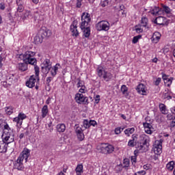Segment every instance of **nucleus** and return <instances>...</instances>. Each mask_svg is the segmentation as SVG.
Instances as JSON below:
<instances>
[{
    "label": "nucleus",
    "instance_id": "f257e3e1",
    "mask_svg": "<svg viewBox=\"0 0 175 175\" xmlns=\"http://www.w3.org/2000/svg\"><path fill=\"white\" fill-rule=\"evenodd\" d=\"M91 14L88 12H83L81 15V23L80 25V28L83 31V36L85 38H90L91 35Z\"/></svg>",
    "mask_w": 175,
    "mask_h": 175
},
{
    "label": "nucleus",
    "instance_id": "f03ea898",
    "mask_svg": "<svg viewBox=\"0 0 175 175\" xmlns=\"http://www.w3.org/2000/svg\"><path fill=\"white\" fill-rule=\"evenodd\" d=\"M35 75L30 76L29 79L26 81V87L28 88H33L35 87L36 90H39V81H40V78L39 77L40 69L38 66L34 67Z\"/></svg>",
    "mask_w": 175,
    "mask_h": 175
},
{
    "label": "nucleus",
    "instance_id": "7ed1b4c3",
    "mask_svg": "<svg viewBox=\"0 0 175 175\" xmlns=\"http://www.w3.org/2000/svg\"><path fill=\"white\" fill-rule=\"evenodd\" d=\"M31 150L28 148H24L16 161L14 163V167L17 169V170H24V164H23V161L27 162L28 158L30 155Z\"/></svg>",
    "mask_w": 175,
    "mask_h": 175
},
{
    "label": "nucleus",
    "instance_id": "20e7f679",
    "mask_svg": "<svg viewBox=\"0 0 175 175\" xmlns=\"http://www.w3.org/2000/svg\"><path fill=\"white\" fill-rule=\"evenodd\" d=\"M139 144L137 149L139 152H146L148 151V146H150V137L146 134H141L139 135Z\"/></svg>",
    "mask_w": 175,
    "mask_h": 175
},
{
    "label": "nucleus",
    "instance_id": "39448f33",
    "mask_svg": "<svg viewBox=\"0 0 175 175\" xmlns=\"http://www.w3.org/2000/svg\"><path fill=\"white\" fill-rule=\"evenodd\" d=\"M36 54V53L31 51H27L25 53V62L29 65H33L34 68L37 64L36 58L33 57Z\"/></svg>",
    "mask_w": 175,
    "mask_h": 175
},
{
    "label": "nucleus",
    "instance_id": "423d86ee",
    "mask_svg": "<svg viewBox=\"0 0 175 175\" xmlns=\"http://www.w3.org/2000/svg\"><path fill=\"white\" fill-rule=\"evenodd\" d=\"M14 135H16V131L14 130H10L9 132L3 131L2 140L8 144H10V143H13V142H14Z\"/></svg>",
    "mask_w": 175,
    "mask_h": 175
},
{
    "label": "nucleus",
    "instance_id": "0eeeda50",
    "mask_svg": "<svg viewBox=\"0 0 175 175\" xmlns=\"http://www.w3.org/2000/svg\"><path fill=\"white\" fill-rule=\"evenodd\" d=\"M98 149L102 154H112L114 152V146L109 144H102Z\"/></svg>",
    "mask_w": 175,
    "mask_h": 175
},
{
    "label": "nucleus",
    "instance_id": "6e6552de",
    "mask_svg": "<svg viewBox=\"0 0 175 175\" xmlns=\"http://www.w3.org/2000/svg\"><path fill=\"white\" fill-rule=\"evenodd\" d=\"M97 31H109L110 23L107 21H101L96 25Z\"/></svg>",
    "mask_w": 175,
    "mask_h": 175
},
{
    "label": "nucleus",
    "instance_id": "1a4fd4ad",
    "mask_svg": "<svg viewBox=\"0 0 175 175\" xmlns=\"http://www.w3.org/2000/svg\"><path fill=\"white\" fill-rule=\"evenodd\" d=\"M52 63L49 59H46L44 60L42 63V66L41 67V70L44 75L49 74V72H50V70L51 69Z\"/></svg>",
    "mask_w": 175,
    "mask_h": 175
},
{
    "label": "nucleus",
    "instance_id": "9d476101",
    "mask_svg": "<svg viewBox=\"0 0 175 175\" xmlns=\"http://www.w3.org/2000/svg\"><path fill=\"white\" fill-rule=\"evenodd\" d=\"M75 100L79 105H88V97L84 96L83 94L78 93L75 95Z\"/></svg>",
    "mask_w": 175,
    "mask_h": 175
},
{
    "label": "nucleus",
    "instance_id": "9b49d317",
    "mask_svg": "<svg viewBox=\"0 0 175 175\" xmlns=\"http://www.w3.org/2000/svg\"><path fill=\"white\" fill-rule=\"evenodd\" d=\"M27 118V115L25 113L21 112L18 113V116L13 119V122H16L17 125L21 126L23 125V121Z\"/></svg>",
    "mask_w": 175,
    "mask_h": 175
},
{
    "label": "nucleus",
    "instance_id": "f8f14e48",
    "mask_svg": "<svg viewBox=\"0 0 175 175\" xmlns=\"http://www.w3.org/2000/svg\"><path fill=\"white\" fill-rule=\"evenodd\" d=\"M75 133L77 137V139L79 140V142H83L84 140V132L83 131V129L80 127V126L75 125Z\"/></svg>",
    "mask_w": 175,
    "mask_h": 175
},
{
    "label": "nucleus",
    "instance_id": "ddd939ff",
    "mask_svg": "<svg viewBox=\"0 0 175 175\" xmlns=\"http://www.w3.org/2000/svg\"><path fill=\"white\" fill-rule=\"evenodd\" d=\"M136 91L139 95H147L148 90H147V86L143 83H139L137 88H136Z\"/></svg>",
    "mask_w": 175,
    "mask_h": 175
},
{
    "label": "nucleus",
    "instance_id": "4468645a",
    "mask_svg": "<svg viewBox=\"0 0 175 175\" xmlns=\"http://www.w3.org/2000/svg\"><path fill=\"white\" fill-rule=\"evenodd\" d=\"M152 151L156 155H161V154H162V142H156L153 146Z\"/></svg>",
    "mask_w": 175,
    "mask_h": 175
},
{
    "label": "nucleus",
    "instance_id": "2eb2a0df",
    "mask_svg": "<svg viewBox=\"0 0 175 175\" xmlns=\"http://www.w3.org/2000/svg\"><path fill=\"white\" fill-rule=\"evenodd\" d=\"M143 125L145 129V132L146 133H148V135H151V133L154 132V127H152V124L148 122H144Z\"/></svg>",
    "mask_w": 175,
    "mask_h": 175
},
{
    "label": "nucleus",
    "instance_id": "dca6fc26",
    "mask_svg": "<svg viewBox=\"0 0 175 175\" xmlns=\"http://www.w3.org/2000/svg\"><path fill=\"white\" fill-rule=\"evenodd\" d=\"M58 69H61V65L59 64H56L55 66H52L49 72L53 77L57 76Z\"/></svg>",
    "mask_w": 175,
    "mask_h": 175
},
{
    "label": "nucleus",
    "instance_id": "f3484780",
    "mask_svg": "<svg viewBox=\"0 0 175 175\" xmlns=\"http://www.w3.org/2000/svg\"><path fill=\"white\" fill-rule=\"evenodd\" d=\"M38 11L32 12L31 11H25V12L23 14L24 18H32L33 17H35V18H38Z\"/></svg>",
    "mask_w": 175,
    "mask_h": 175
},
{
    "label": "nucleus",
    "instance_id": "a211bd4d",
    "mask_svg": "<svg viewBox=\"0 0 175 175\" xmlns=\"http://www.w3.org/2000/svg\"><path fill=\"white\" fill-rule=\"evenodd\" d=\"M18 70L21 72H25L28 69V63L24 62L23 63H19L17 65Z\"/></svg>",
    "mask_w": 175,
    "mask_h": 175
},
{
    "label": "nucleus",
    "instance_id": "6ab92c4d",
    "mask_svg": "<svg viewBox=\"0 0 175 175\" xmlns=\"http://www.w3.org/2000/svg\"><path fill=\"white\" fill-rule=\"evenodd\" d=\"M9 144L2 140L0 141V152H6L8 151V146Z\"/></svg>",
    "mask_w": 175,
    "mask_h": 175
},
{
    "label": "nucleus",
    "instance_id": "aec40b11",
    "mask_svg": "<svg viewBox=\"0 0 175 175\" xmlns=\"http://www.w3.org/2000/svg\"><path fill=\"white\" fill-rule=\"evenodd\" d=\"M70 31L72 33V36H75V38H77L79 36V30H77V26L75 25V23H72L70 25Z\"/></svg>",
    "mask_w": 175,
    "mask_h": 175
},
{
    "label": "nucleus",
    "instance_id": "412c9836",
    "mask_svg": "<svg viewBox=\"0 0 175 175\" xmlns=\"http://www.w3.org/2000/svg\"><path fill=\"white\" fill-rule=\"evenodd\" d=\"M56 129L59 133H64L66 130V126L64 123L58 124L56 126Z\"/></svg>",
    "mask_w": 175,
    "mask_h": 175
},
{
    "label": "nucleus",
    "instance_id": "4be33fe9",
    "mask_svg": "<svg viewBox=\"0 0 175 175\" xmlns=\"http://www.w3.org/2000/svg\"><path fill=\"white\" fill-rule=\"evenodd\" d=\"M4 110H5V113H7L8 116H12V114H13V113H14V111H15L14 107H13L12 105L5 107L4 108Z\"/></svg>",
    "mask_w": 175,
    "mask_h": 175
},
{
    "label": "nucleus",
    "instance_id": "5701e85b",
    "mask_svg": "<svg viewBox=\"0 0 175 175\" xmlns=\"http://www.w3.org/2000/svg\"><path fill=\"white\" fill-rule=\"evenodd\" d=\"M103 77L105 81H110V80H111V79H113V74L111 72H109L107 71H104Z\"/></svg>",
    "mask_w": 175,
    "mask_h": 175
},
{
    "label": "nucleus",
    "instance_id": "b1692460",
    "mask_svg": "<svg viewBox=\"0 0 175 175\" xmlns=\"http://www.w3.org/2000/svg\"><path fill=\"white\" fill-rule=\"evenodd\" d=\"M159 110L162 114H167L169 110L166 107V105L163 103H160L159 105Z\"/></svg>",
    "mask_w": 175,
    "mask_h": 175
},
{
    "label": "nucleus",
    "instance_id": "393cba45",
    "mask_svg": "<svg viewBox=\"0 0 175 175\" xmlns=\"http://www.w3.org/2000/svg\"><path fill=\"white\" fill-rule=\"evenodd\" d=\"M163 20H165V17L159 16L154 19V23L157 24V25H165Z\"/></svg>",
    "mask_w": 175,
    "mask_h": 175
},
{
    "label": "nucleus",
    "instance_id": "a878e982",
    "mask_svg": "<svg viewBox=\"0 0 175 175\" xmlns=\"http://www.w3.org/2000/svg\"><path fill=\"white\" fill-rule=\"evenodd\" d=\"M49 114V107L47 105H44L42 109V118H46Z\"/></svg>",
    "mask_w": 175,
    "mask_h": 175
},
{
    "label": "nucleus",
    "instance_id": "bb28decb",
    "mask_svg": "<svg viewBox=\"0 0 175 175\" xmlns=\"http://www.w3.org/2000/svg\"><path fill=\"white\" fill-rule=\"evenodd\" d=\"M75 172L77 175H81V173H83V164L77 165V167L75 168Z\"/></svg>",
    "mask_w": 175,
    "mask_h": 175
},
{
    "label": "nucleus",
    "instance_id": "cd10ccee",
    "mask_svg": "<svg viewBox=\"0 0 175 175\" xmlns=\"http://www.w3.org/2000/svg\"><path fill=\"white\" fill-rule=\"evenodd\" d=\"M96 70L98 77H102V76H103V73L106 72V70H105V68L102 66H98Z\"/></svg>",
    "mask_w": 175,
    "mask_h": 175
},
{
    "label": "nucleus",
    "instance_id": "c85d7f7f",
    "mask_svg": "<svg viewBox=\"0 0 175 175\" xmlns=\"http://www.w3.org/2000/svg\"><path fill=\"white\" fill-rule=\"evenodd\" d=\"M121 92L125 96H129V92H128V87L125 85H122L120 89Z\"/></svg>",
    "mask_w": 175,
    "mask_h": 175
},
{
    "label": "nucleus",
    "instance_id": "c756f323",
    "mask_svg": "<svg viewBox=\"0 0 175 175\" xmlns=\"http://www.w3.org/2000/svg\"><path fill=\"white\" fill-rule=\"evenodd\" d=\"M163 10L166 13V14H167L168 17L172 16V9H170L167 5H163Z\"/></svg>",
    "mask_w": 175,
    "mask_h": 175
},
{
    "label": "nucleus",
    "instance_id": "7c9ffc66",
    "mask_svg": "<svg viewBox=\"0 0 175 175\" xmlns=\"http://www.w3.org/2000/svg\"><path fill=\"white\" fill-rule=\"evenodd\" d=\"M139 151H140V150H139V149L135 150L134 151V156H132V157H131V162H132L133 164V163H136V162H137V154L139 153Z\"/></svg>",
    "mask_w": 175,
    "mask_h": 175
},
{
    "label": "nucleus",
    "instance_id": "2f4dec72",
    "mask_svg": "<svg viewBox=\"0 0 175 175\" xmlns=\"http://www.w3.org/2000/svg\"><path fill=\"white\" fill-rule=\"evenodd\" d=\"M148 25V18L146 17H143L141 20V27H144L145 28H147Z\"/></svg>",
    "mask_w": 175,
    "mask_h": 175
},
{
    "label": "nucleus",
    "instance_id": "473e14b6",
    "mask_svg": "<svg viewBox=\"0 0 175 175\" xmlns=\"http://www.w3.org/2000/svg\"><path fill=\"white\" fill-rule=\"evenodd\" d=\"M174 165L175 163H174V161H173L168 162L166 165V167L167 170H169L170 172H172V170L174 169Z\"/></svg>",
    "mask_w": 175,
    "mask_h": 175
},
{
    "label": "nucleus",
    "instance_id": "72a5a7b5",
    "mask_svg": "<svg viewBox=\"0 0 175 175\" xmlns=\"http://www.w3.org/2000/svg\"><path fill=\"white\" fill-rule=\"evenodd\" d=\"M135 132V128H129L126 130H124V134L128 136V137H129V136H131V135H132V133H133Z\"/></svg>",
    "mask_w": 175,
    "mask_h": 175
},
{
    "label": "nucleus",
    "instance_id": "f704fd0d",
    "mask_svg": "<svg viewBox=\"0 0 175 175\" xmlns=\"http://www.w3.org/2000/svg\"><path fill=\"white\" fill-rule=\"evenodd\" d=\"M42 34L46 38H49V36H51V30L49 29H42Z\"/></svg>",
    "mask_w": 175,
    "mask_h": 175
},
{
    "label": "nucleus",
    "instance_id": "c9c22d12",
    "mask_svg": "<svg viewBox=\"0 0 175 175\" xmlns=\"http://www.w3.org/2000/svg\"><path fill=\"white\" fill-rule=\"evenodd\" d=\"M42 42H43V38H42V37L36 36L34 38V43L36 44H40V43H42Z\"/></svg>",
    "mask_w": 175,
    "mask_h": 175
},
{
    "label": "nucleus",
    "instance_id": "e433bc0d",
    "mask_svg": "<svg viewBox=\"0 0 175 175\" xmlns=\"http://www.w3.org/2000/svg\"><path fill=\"white\" fill-rule=\"evenodd\" d=\"M153 40H156L157 42H159V39H161V34L159 32H155L152 36Z\"/></svg>",
    "mask_w": 175,
    "mask_h": 175
},
{
    "label": "nucleus",
    "instance_id": "4c0bfd02",
    "mask_svg": "<svg viewBox=\"0 0 175 175\" xmlns=\"http://www.w3.org/2000/svg\"><path fill=\"white\" fill-rule=\"evenodd\" d=\"M122 131H124V127L119 126L116 128L114 130L115 135H120Z\"/></svg>",
    "mask_w": 175,
    "mask_h": 175
},
{
    "label": "nucleus",
    "instance_id": "58836bf2",
    "mask_svg": "<svg viewBox=\"0 0 175 175\" xmlns=\"http://www.w3.org/2000/svg\"><path fill=\"white\" fill-rule=\"evenodd\" d=\"M83 126L85 128V129H88L90 128V120H84L83 122Z\"/></svg>",
    "mask_w": 175,
    "mask_h": 175
},
{
    "label": "nucleus",
    "instance_id": "ea45409f",
    "mask_svg": "<svg viewBox=\"0 0 175 175\" xmlns=\"http://www.w3.org/2000/svg\"><path fill=\"white\" fill-rule=\"evenodd\" d=\"M77 88H80V87H84V81L80 79V78H78L77 79Z\"/></svg>",
    "mask_w": 175,
    "mask_h": 175
},
{
    "label": "nucleus",
    "instance_id": "a19ab883",
    "mask_svg": "<svg viewBox=\"0 0 175 175\" xmlns=\"http://www.w3.org/2000/svg\"><path fill=\"white\" fill-rule=\"evenodd\" d=\"M151 14H153V16H157L158 13H159V7H154V8L150 11Z\"/></svg>",
    "mask_w": 175,
    "mask_h": 175
},
{
    "label": "nucleus",
    "instance_id": "79ce46f5",
    "mask_svg": "<svg viewBox=\"0 0 175 175\" xmlns=\"http://www.w3.org/2000/svg\"><path fill=\"white\" fill-rule=\"evenodd\" d=\"M16 58L18 59V61H23V62H25V55L24 54H19L16 55Z\"/></svg>",
    "mask_w": 175,
    "mask_h": 175
},
{
    "label": "nucleus",
    "instance_id": "37998d69",
    "mask_svg": "<svg viewBox=\"0 0 175 175\" xmlns=\"http://www.w3.org/2000/svg\"><path fill=\"white\" fill-rule=\"evenodd\" d=\"M141 38L142 36L140 35L133 37L132 40V42L133 43V44H136V43L139 42V39H141Z\"/></svg>",
    "mask_w": 175,
    "mask_h": 175
},
{
    "label": "nucleus",
    "instance_id": "c03bdc74",
    "mask_svg": "<svg viewBox=\"0 0 175 175\" xmlns=\"http://www.w3.org/2000/svg\"><path fill=\"white\" fill-rule=\"evenodd\" d=\"M123 165H124V167H129V165H130L129 159H124L123 161Z\"/></svg>",
    "mask_w": 175,
    "mask_h": 175
},
{
    "label": "nucleus",
    "instance_id": "a18cd8bd",
    "mask_svg": "<svg viewBox=\"0 0 175 175\" xmlns=\"http://www.w3.org/2000/svg\"><path fill=\"white\" fill-rule=\"evenodd\" d=\"M108 5H109V0L101 1L100 3V6H101L102 8H106V6H107Z\"/></svg>",
    "mask_w": 175,
    "mask_h": 175
},
{
    "label": "nucleus",
    "instance_id": "49530a36",
    "mask_svg": "<svg viewBox=\"0 0 175 175\" xmlns=\"http://www.w3.org/2000/svg\"><path fill=\"white\" fill-rule=\"evenodd\" d=\"M76 1H77L76 8H77V9H80V8H81L83 5V0H76Z\"/></svg>",
    "mask_w": 175,
    "mask_h": 175
},
{
    "label": "nucleus",
    "instance_id": "de8ad7c7",
    "mask_svg": "<svg viewBox=\"0 0 175 175\" xmlns=\"http://www.w3.org/2000/svg\"><path fill=\"white\" fill-rule=\"evenodd\" d=\"M129 147H135L136 146V142L135 141H133L132 139H129L128 142Z\"/></svg>",
    "mask_w": 175,
    "mask_h": 175
},
{
    "label": "nucleus",
    "instance_id": "09e8293b",
    "mask_svg": "<svg viewBox=\"0 0 175 175\" xmlns=\"http://www.w3.org/2000/svg\"><path fill=\"white\" fill-rule=\"evenodd\" d=\"M10 131H13V129H10L9 124H6L4 125L3 132H10Z\"/></svg>",
    "mask_w": 175,
    "mask_h": 175
},
{
    "label": "nucleus",
    "instance_id": "8fccbe9b",
    "mask_svg": "<svg viewBox=\"0 0 175 175\" xmlns=\"http://www.w3.org/2000/svg\"><path fill=\"white\" fill-rule=\"evenodd\" d=\"M161 81H162V79L160 77L156 78V80L154 81V85H159Z\"/></svg>",
    "mask_w": 175,
    "mask_h": 175
},
{
    "label": "nucleus",
    "instance_id": "3c124183",
    "mask_svg": "<svg viewBox=\"0 0 175 175\" xmlns=\"http://www.w3.org/2000/svg\"><path fill=\"white\" fill-rule=\"evenodd\" d=\"M17 6V11L19 12V13H21L23 10H24V6L23 5V4H18Z\"/></svg>",
    "mask_w": 175,
    "mask_h": 175
},
{
    "label": "nucleus",
    "instance_id": "603ef678",
    "mask_svg": "<svg viewBox=\"0 0 175 175\" xmlns=\"http://www.w3.org/2000/svg\"><path fill=\"white\" fill-rule=\"evenodd\" d=\"M164 83L166 84L167 87H170V85H172V81L168 78L166 81H164Z\"/></svg>",
    "mask_w": 175,
    "mask_h": 175
},
{
    "label": "nucleus",
    "instance_id": "864d4df0",
    "mask_svg": "<svg viewBox=\"0 0 175 175\" xmlns=\"http://www.w3.org/2000/svg\"><path fill=\"white\" fill-rule=\"evenodd\" d=\"M53 80V77H48L46 78V85L48 87H50V83H51V81Z\"/></svg>",
    "mask_w": 175,
    "mask_h": 175
},
{
    "label": "nucleus",
    "instance_id": "5fc2aeb1",
    "mask_svg": "<svg viewBox=\"0 0 175 175\" xmlns=\"http://www.w3.org/2000/svg\"><path fill=\"white\" fill-rule=\"evenodd\" d=\"M174 118H175V116H173L172 113H169L167 115V120L168 121H172Z\"/></svg>",
    "mask_w": 175,
    "mask_h": 175
},
{
    "label": "nucleus",
    "instance_id": "6e6d98bb",
    "mask_svg": "<svg viewBox=\"0 0 175 175\" xmlns=\"http://www.w3.org/2000/svg\"><path fill=\"white\" fill-rule=\"evenodd\" d=\"M170 128H174L175 126V117L171 120V122L170 123Z\"/></svg>",
    "mask_w": 175,
    "mask_h": 175
},
{
    "label": "nucleus",
    "instance_id": "4d7b16f0",
    "mask_svg": "<svg viewBox=\"0 0 175 175\" xmlns=\"http://www.w3.org/2000/svg\"><path fill=\"white\" fill-rule=\"evenodd\" d=\"M134 175H146V171L144 170L139 171L137 172H135Z\"/></svg>",
    "mask_w": 175,
    "mask_h": 175
},
{
    "label": "nucleus",
    "instance_id": "13d9d810",
    "mask_svg": "<svg viewBox=\"0 0 175 175\" xmlns=\"http://www.w3.org/2000/svg\"><path fill=\"white\" fill-rule=\"evenodd\" d=\"M89 124H90V126H95V125H96V121L90 120L89 121Z\"/></svg>",
    "mask_w": 175,
    "mask_h": 175
},
{
    "label": "nucleus",
    "instance_id": "bf43d9fd",
    "mask_svg": "<svg viewBox=\"0 0 175 175\" xmlns=\"http://www.w3.org/2000/svg\"><path fill=\"white\" fill-rule=\"evenodd\" d=\"M79 92H81V94H85V86L81 87Z\"/></svg>",
    "mask_w": 175,
    "mask_h": 175
},
{
    "label": "nucleus",
    "instance_id": "052dcab7",
    "mask_svg": "<svg viewBox=\"0 0 175 175\" xmlns=\"http://www.w3.org/2000/svg\"><path fill=\"white\" fill-rule=\"evenodd\" d=\"M162 79L164 81H166L169 78H167V75H166L165 73L162 72Z\"/></svg>",
    "mask_w": 175,
    "mask_h": 175
},
{
    "label": "nucleus",
    "instance_id": "680f3d73",
    "mask_svg": "<svg viewBox=\"0 0 175 175\" xmlns=\"http://www.w3.org/2000/svg\"><path fill=\"white\" fill-rule=\"evenodd\" d=\"M133 142H135V143L137 142V135L133 134L132 135V139Z\"/></svg>",
    "mask_w": 175,
    "mask_h": 175
},
{
    "label": "nucleus",
    "instance_id": "e2e57ef3",
    "mask_svg": "<svg viewBox=\"0 0 175 175\" xmlns=\"http://www.w3.org/2000/svg\"><path fill=\"white\" fill-rule=\"evenodd\" d=\"M135 31L137 33H142V32H143V29H142V27H136Z\"/></svg>",
    "mask_w": 175,
    "mask_h": 175
},
{
    "label": "nucleus",
    "instance_id": "0e129e2a",
    "mask_svg": "<svg viewBox=\"0 0 175 175\" xmlns=\"http://www.w3.org/2000/svg\"><path fill=\"white\" fill-rule=\"evenodd\" d=\"M99 100H100V96L96 95L95 98V102L96 104L99 103Z\"/></svg>",
    "mask_w": 175,
    "mask_h": 175
},
{
    "label": "nucleus",
    "instance_id": "69168bd1",
    "mask_svg": "<svg viewBox=\"0 0 175 175\" xmlns=\"http://www.w3.org/2000/svg\"><path fill=\"white\" fill-rule=\"evenodd\" d=\"M5 3H0V9L1 10H5Z\"/></svg>",
    "mask_w": 175,
    "mask_h": 175
},
{
    "label": "nucleus",
    "instance_id": "338daca9",
    "mask_svg": "<svg viewBox=\"0 0 175 175\" xmlns=\"http://www.w3.org/2000/svg\"><path fill=\"white\" fill-rule=\"evenodd\" d=\"M51 103V97H49L47 100H46V105H50Z\"/></svg>",
    "mask_w": 175,
    "mask_h": 175
},
{
    "label": "nucleus",
    "instance_id": "774afa93",
    "mask_svg": "<svg viewBox=\"0 0 175 175\" xmlns=\"http://www.w3.org/2000/svg\"><path fill=\"white\" fill-rule=\"evenodd\" d=\"M171 112H172L173 114H175V107L171 108Z\"/></svg>",
    "mask_w": 175,
    "mask_h": 175
}]
</instances>
